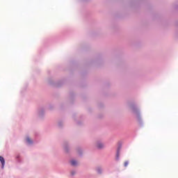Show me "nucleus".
<instances>
[{"label": "nucleus", "instance_id": "nucleus-2", "mask_svg": "<svg viewBox=\"0 0 178 178\" xmlns=\"http://www.w3.org/2000/svg\"><path fill=\"white\" fill-rule=\"evenodd\" d=\"M71 165H72V166H76V165H77V161L74 160L71 161Z\"/></svg>", "mask_w": 178, "mask_h": 178}, {"label": "nucleus", "instance_id": "nucleus-5", "mask_svg": "<svg viewBox=\"0 0 178 178\" xmlns=\"http://www.w3.org/2000/svg\"><path fill=\"white\" fill-rule=\"evenodd\" d=\"M128 165H129V161H125L124 163V166H125V168L127 167Z\"/></svg>", "mask_w": 178, "mask_h": 178}, {"label": "nucleus", "instance_id": "nucleus-3", "mask_svg": "<svg viewBox=\"0 0 178 178\" xmlns=\"http://www.w3.org/2000/svg\"><path fill=\"white\" fill-rule=\"evenodd\" d=\"M97 148H99V149L104 148V144H102V143H98V144H97Z\"/></svg>", "mask_w": 178, "mask_h": 178}, {"label": "nucleus", "instance_id": "nucleus-7", "mask_svg": "<svg viewBox=\"0 0 178 178\" xmlns=\"http://www.w3.org/2000/svg\"><path fill=\"white\" fill-rule=\"evenodd\" d=\"M72 175H74V172H72Z\"/></svg>", "mask_w": 178, "mask_h": 178}, {"label": "nucleus", "instance_id": "nucleus-1", "mask_svg": "<svg viewBox=\"0 0 178 178\" xmlns=\"http://www.w3.org/2000/svg\"><path fill=\"white\" fill-rule=\"evenodd\" d=\"M0 162H1L2 169H3V168H5V159H3L2 156H0Z\"/></svg>", "mask_w": 178, "mask_h": 178}, {"label": "nucleus", "instance_id": "nucleus-4", "mask_svg": "<svg viewBox=\"0 0 178 178\" xmlns=\"http://www.w3.org/2000/svg\"><path fill=\"white\" fill-rule=\"evenodd\" d=\"M26 141L27 143H29V144H31L33 143V141L31 140V139H30V138H27Z\"/></svg>", "mask_w": 178, "mask_h": 178}, {"label": "nucleus", "instance_id": "nucleus-6", "mask_svg": "<svg viewBox=\"0 0 178 178\" xmlns=\"http://www.w3.org/2000/svg\"><path fill=\"white\" fill-rule=\"evenodd\" d=\"M97 172H98V173H102V170L100 168H97Z\"/></svg>", "mask_w": 178, "mask_h": 178}]
</instances>
